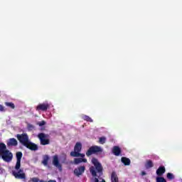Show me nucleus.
<instances>
[{"label":"nucleus","mask_w":182,"mask_h":182,"mask_svg":"<svg viewBox=\"0 0 182 182\" xmlns=\"http://www.w3.org/2000/svg\"><path fill=\"white\" fill-rule=\"evenodd\" d=\"M92 164L94 166H91L90 168V172L91 173L92 176H93L92 179L91 180L92 182H99L98 177L102 176L103 174V167L102 164L99 162L98 159L96 158H92Z\"/></svg>","instance_id":"nucleus-1"},{"label":"nucleus","mask_w":182,"mask_h":182,"mask_svg":"<svg viewBox=\"0 0 182 182\" xmlns=\"http://www.w3.org/2000/svg\"><path fill=\"white\" fill-rule=\"evenodd\" d=\"M16 164L15 166L16 171H12V174L16 178H26V176L24 173L23 169H21V159L23 158V154L21 151L16 153Z\"/></svg>","instance_id":"nucleus-2"},{"label":"nucleus","mask_w":182,"mask_h":182,"mask_svg":"<svg viewBox=\"0 0 182 182\" xmlns=\"http://www.w3.org/2000/svg\"><path fill=\"white\" fill-rule=\"evenodd\" d=\"M16 138L19 142L23 145V146L28 148V149H30L31 151H38V145L29 140L28 134H17Z\"/></svg>","instance_id":"nucleus-3"},{"label":"nucleus","mask_w":182,"mask_h":182,"mask_svg":"<svg viewBox=\"0 0 182 182\" xmlns=\"http://www.w3.org/2000/svg\"><path fill=\"white\" fill-rule=\"evenodd\" d=\"M14 159V154H12V152H11V151H9L7 149V146L6 145V144H4V149H3V161L4 162H11L12 159Z\"/></svg>","instance_id":"nucleus-4"},{"label":"nucleus","mask_w":182,"mask_h":182,"mask_svg":"<svg viewBox=\"0 0 182 182\" xmlns=\"http://www.w3.org/2000/svg\"><path fill=\"white\" fill-rule=\"evenodd\" d=\"M82 149V145L81 142H76L74 146V151H72V152L70 153V156H73L75 158L79 157Z\"/></svg>","instance_id":"nucleus-5"},{"label":"nucleus","mask_w":182,"mask_h":182,"mask_svg":"<svg viewBox=\"0 0 182 182\" xmlns=\"http://www.w3.org/2000/svg\"><path fill=\"white\" fill-rule=\"evenodd\" d=\"M48 136V134H44L43 132L38 134V138L40 139L41 145H49L50 144Z\"/></svg>","instance_id":"nucleus-6"},{"label":"nucleus","mask_w":182,"mask_h":182,"mask_svg":"<svg viewBox=\"0 0 182 182\" xmlns=\"http://www.w3.org/2000/svg\"><path fill=\"white\" fill-rule=\"evenodd\" d=\"M100 152H103V149L101 148V146L94 145L93 146H90L88 151H87L86 156H91V155H93V154H98Z\"/></svg>","instance_id":"nucleus-7"},{"label":"nucleus","mask_w":182,"mask_h":182,"mask_svg":"<svg viewBox=\"0 0 182 182\" xmlns=\"http://www.w3.org/2000/svg\"><path fill=\"white\" fill-rule=\"evenodd\" d=\"M48 108H50V104H48V102H43L41 104H38L36 109L37 111H47Z\"/></svg>","instance_id":"nucleus-8"},{"label":"nucleus","mask_w":182,"mask_h":182,"mask_svg":"<svg viewBox=\"0 0 182 182\" xmlns=\"http://www.w3.org/2000/svg\"><path fill=\"white\" fill-rule=\"evenodd\" d=\"M53 165L54 166H55L56 168H58L60 171H62L63 166H62L61 164H60V162H59V158H58V155H54V156H53Z\"/></svg>","instance_id":"nucleus-9"},{"label":"nucleus","mask_w":182,"mask_h":182,"mask_svg":"<svg viewBox=\"0 0 182 182\" xmlns=\"http://www.w3.org/2000/svg\"><path fill=\"white\" fill-rule=\"evenodd\" d=\"M85 166H79L74 169V174L77 176V177H80V176H82V174L85 172Z\"/></svg>","instance_id":"nucleus-10"},{"label":"nucleus","mask_w":182,"mask_h":182,"mask_svg":"<svg viewBox=\"0 0 182 182\" xmlns=\"http://www.w3.org/2000/svg\"><path fill=\"white\" fill-rule=\"evenodd\" d=\"M18 141L16 138H10L7 141V146H17Z\"/></svg>","instance_id":"nucleus-11"},{"label":"nucleus","mask_w":182,"mask_h":182,"mask_svg":"<svg viewBox=\"0 0 182 182\" xmlns=\"http://www.w3.org/2000/svg\"><path fill=\"white\" fill-rule=\"evenodd\" d=\"M112 154L115 155V156H119L122 154V149L119 146H115L112 148Z\"/></svg>","instance_id":"nucleus-12"},{"label":"nucleus","mask_w":182,"mask_h":182,"mask_svg":"<svg viewBox=\"0 0 182 182\" xmlns=\"http://www.w3.org/2000/svg\"><path fill=\"white\" fill-rule=\"evenodd\" d=\"M164 173H166L165 166H159V168L156 171L157 177H161V176H163Z\"/></svg>","instance_id":"nucleus-13"},{"label":"nucleus","mask_w":182,"mask_h":182,"mask_svg":"<svg viewBox=\"0 0 182 182\" xmlns=\"http://www.w3.org/2000/svg\"><path fill=\"white\" fill-rule=\"evenodd\" d=\"M76 157L74 159V164L75 165H79V164H82V162H84L85 164H87V159H82L81 157Z\"/></svg>","instance_id":"nucleus-14"},{"label":"nucleus","mask_w":182,"mask_h":182,"mask_svg":"<svg viewBox=\"0 0 182 182\" xmlns=\"http://www.w3.org/2000/svg\"><path fill=\"white\" fill-rule=\"evenodd\" d=\"M121 161L125 166H129L131 164V160L129 159V158H126L125 156H123L121 159Z\"/></svg>","instance_id":"nucleus-15"},{"label":"nucleus","mask_w":182,"mask_h":182,"mask_svg":"<svg viewBox=\"0 0 182 182\" xmlns=\"http://www.w3.org/2000/svg\"><path fill=\"white\" fill-rule=\"evenodd\" d=\"M154 163L152 162V161H151V159H149L148 161H146L145 164L146 169H150L151 168H154Z\"/></svg>","instance_id":"nucleus-16"},{"label":"nucleus","mask_w":182,"mask_h":182,"mask_svg":"<svg viewBox=\"0 0 182 182\" xmlns=\"http://www.w3.org/2000/svg\"><path fill=\"white\" fill-rule=\"evenodd\" d=\"M111 181L112 182H119V178L116 172H112L111 174Z\"/></svg>","instance_id":"nucleus-17"},{"label":"nucleus","mask_w":182,"mask_h":182,"mask_svg":"<svg viewBox=\"0 0 182 182\" xmlns=\"http://www.w3.org/2000/svg\"><path fill=\"white\" fill-rule=\"evenodd\" d=\"M31 181L33 182H46V181H43V179H39V178H31ZM48 182H57L56 181H53V179H50V181H48Z\"/></svg>","instance_id":"nucleus-18"},{"label":"nucleus","mask_w":182,"mask_h":182,"mask_svg":"<svg viewBox=\"0 0 182 182\" xmlns=\"http://www.w3.org/2000/svg\"><path fill=\"white\" fill-rule=\"evenodd\" d=\"M50 158L48 156V155H44L43 158V165H44V166H48V161H49Z\"/></svg>","instance_id":"nucleus-19"},{"label":"nucleus","mask_w":182,"mask_h":182,"mask_svg":"<svg viewBox=\"0 0 182 182\" xmlns=\"http://www.w3.org/2000/svg\"><path fill=\"white\" fill-rule=\"evenodd\" d=\"M4 148V143L0 142V158L1 159H3Z\"/></svg>","instance_id":"nucleus-20"},{"label":"nucleus","mask_w":182,"mask_h":182,"mask_svg":"<svg viewBox=\"0 0 182 182\" xmlns=\"http://www.w3.org/2000/svg\"><path fill=\"white\" fill-rule=\"evenodd\" d=\"M82 118L85 119V121H87L88 122H93V119L89 117V115H82Z\"/></svg>","instance_id":"nucleus-21"},{"label":"nucleus","mask_w":182,"mask_h":182,"mask_svg":"<svg viewBox=\"0 0 182 182\" xmlns=\"http://www.w3.org/2000/svg\"><path fill=\"white\" fill-rule=\"evenodd\" d=\"M156 182H167V181L165 178H163V176H157Z\"/></svg>","instance_id":"nucleus-22"},{"label":"nucleus","mask_w":182,"mask_h":182,"mask_svg":"<svg viewBox=\"0 0 182 182\" xmlns=\"http://www.w3.org/2000/svg\"><path fill=\"white\" fill-rule=\"evenodd\" d=\"M5 105L7 107H10V108H12L13 109L15 108V104H14V102H6Z\"/></svg>","instance_id":"nucleus-23"},{"label":"nucleus","mask_w":182,"mask_h":182,"mask_svg":"<svg viewBox=\"0 0 182 182\" xmlns=\"http://www.w3.org/2000/svg\"><path fill=\"white\" fill-rule=\"evenodd\" d=\"M106 137L105 136H101L99 139L100 144H104L106 142Z\"/></svg>","instance_id":"nucleus-24"},{"label":"nucleus","mask_w":182,"mask_h":182,"mask_svg":"<svg viewBox=\"0 0 182 182\" xmlns=\"http://www.w3.org/2000/svg\"><path fill=\"white\" fill-rule=\"evenodd\" d=\"M166 177H167V178H169V180H173V178H175L174 175H173V173H170V172H168L166 174Z\"/></svg>","instance_id":"nucleus-25"},{"label":"nucleus","mask_w":182,"mask_h":182,"mask_svg":"<svg viewBox=\"0 0 182 182\" xmlns=\"http://www.w3.org/2000/svg\"><path fill=\"white\" fill-rule=\"evenodd\" d=\"M46 121H41L40 122H38L39 127H43V125H46Z\"/></svg>","instance_id":"nucleus-26"},{"label":"nucleus","mask_w":182,"mask_h":182,"mask_svg":"<svg viewBox=\"0 0 182 182\" xmlns=\"http://www.w3.org/2000/svg\"><path fill=\"white\" fill-rule=\"evenodd\" d=\"M0 111L1 112L6 111L5 107H4V105H2L1 104H0Z\"/></svg>","instance_id":"nucleus-27"},{"label":"nucleus","mask_w":182,"mask_h":182,"mask_svg":"<svg viewBox=\"0 0 182 182\" xmlns=\"http://www.w3.org/2000/svg\"><path fill=\"white\" fill-rule=\"evenodd\" d=\"M85 154H81V152H80V157L81 158V159H85Z\"/></svg>","instance_id":"nucleus-28"},{"label":"nucleus","mask_w":182,"mask_h":182,"mask_svg":"<svg viewBox=\"0 0 182 182\" xmlns=\"http://www.w3.org/2000/svg\"><path fill=\"white\" fill-rule=\"evenodd\" d=\"M28 128L31 129H33L34 128V127H33V125H32V124H28Z\"/></svg>","instance_id":"nucleus-29"},{"label":"nucleus","mask_w":182,"mask_h":182,"mask_svg":"<svg viewBox=\"0 0 182 182\" xmlns=\"http://www.w3.org/2000/svg\"><path fill=\"white\" fill-rule=\"evenodd\" d=\"M141 176H146V172H144V171H142L141 173Z\"/></svg>","instance_id":"nucleus-30"},{"label":"nucleus","mask_w":182,"mask_h":182,"mask_svg":"<svg viewBox=\"0 0 182 182\" xmlns=\"http://www.w3.org/2000/svg\"><path fill=\"white\" fill-rule=\"evenodd\" d=\"M63 157H64L65 161H66V155L65 154L63 155Z\"/></svg>","instance_id":"nucleus-31"},{"label":"nucleus","mask_w":182,"mask_h":182,"mask_svg":"<svg viewBox=\"0 0 182 182\" xmlns=\"http://www.w3.org/2000/svg\"><path fill=\"white\" fill-rule=\"evenodd\" d=\"M102 182H106L105 181V179H102Z\"/></svg>","instance_id":"nucleus-32"}]
</instances>
